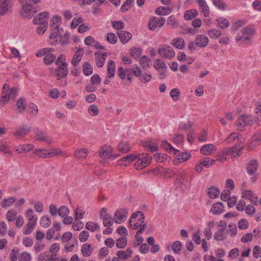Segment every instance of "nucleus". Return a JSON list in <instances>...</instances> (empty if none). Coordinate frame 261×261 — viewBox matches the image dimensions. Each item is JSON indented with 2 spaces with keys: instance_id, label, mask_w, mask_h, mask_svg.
Instances as JSON below:
<instances>
[{
  "instance_id": "obj_26",
  "label": "nucleus",
  "mask_w": 261,
  "mask_h": 261,
  "mask_svg": "<svg viewBox=\"0 0 261 261\" xmlns=\"http://www.w3.org/2000/svg\"><path fill=\"white\" fill-rule=\"evenodd\" d=\"M33 153L39 158H48V150L43 148H38L34 150Z\"/></svg>"
},
{
  "instance_id": "obj_21",
  "label": "nucleus",
  "mask_w": 261,
  "mask_h": 261,
  "mask_svg": "<svg viewBox=\"0 0 261 261\" xmlns=\"http://www.w3.org/2000/svg\"><path fill=\"white\" fill-rule=\"evenodd\" d=\"M117 34L120 41L122 43H126L128 42L132 38V34L126 31H121L118 32Z\"/></svg>"
},
{
  "instance_id": "obj_59",
  "label": "nucleus",
  "mask_w": 261,
  "mask_h": 261,
  "mask_svg": "<svg viewBox=\"0 0 261 261\" xmlns=\"http://www.w3.org/2000/svg\"><path fill=\"white\" fill-rule=\"evenodd\" d=\"M218 26L221 29L226 28L229 25V21L227 19L224 18H220L218 20Z\"/></svg>"
},
{
  "instance_id": "obj_30",
  "label": "nucleus",
  "mask_w": 261,
  "mask_h": 261,
  "mask_svg": "<svg viewBox=\"0 0 261 261\" xmlns=\"http://www.w3.org/2000/svg\"><path fill=\"white\" fill-rule=\"evenodd\" d=\"M236 139L242 142V140H243V138H242V136H241L239 133L234 132L231 133L228 137L225 139V142L229 144L232 143Z\"/></svg>"
},
{
  "instance_id": "obj_11",
  "label": "nucleus",
  "mask_w": 261,
  "mask_h": 261,
  "mask_svg": "<svg viewBox=\"0 0 261 261\" xmlns=\"http://www.w3.org/2000/svg\"><path fill=\"white\" fill-rule=\"evenodd\" d=\"M84 54V48L82 47L77 48V50L75 53L72 59L71 60V64L74 66H76L79 65L80 62L81 61L82 57L83 56Z\"/></svg>"
},
{
  "instance_id": "obj_28",
  "label": "nucleus",
  "mask_w": 261,
  "mask_h": 261,
  "mask_svg": "<svg viewBox=\"0 0 261 261\" xmlns=\"http://www.w3.org/2000/svg\"><path fill=\"white\" fill-rule=\"evenodd\" d=\"M31 128L28 127H20L14 133V136L17 138H23L30 132Z\"/></svg>"
},
{
  "instance_id": "obj_23",
  "label": "nucleus",
  "mask_w": 261,
  "mask_h": 261,
  "mask_svg": "<svg viewBox=\"0 0 261 261\" xmlns=\"http://www.w3.org/2000/svg\"><path fill=\"white\" fill-rule=\"evenodd\" d=\"M216 150V147L214 145L208 144L204 145L201 147L200 152L204 155H210Z\"/></svg>"
},
{
  "instance_id": "obj_45",
  "label": "nucleus",
  "mask_w": 261,
  "mask_h": 261,
  "mask_svg": "<svg viewBox=\"0 0 261 261\" xmlns=\"http://www.w3.org/2000/svg\"><path fill=\"white\" fill-rule=\"evenodd\" d=\"M143 146L147 149H148L149 151L153 152L158 150V146L156 144L151 141L145 142L143 143Z\"/></svg>"
},
{
  "instance_id": "obj_20",
  "label": "nucleus",
  "mask_w": 261,
  "mask_h": 261,
  "mask_svg": "<svg viewBox=\"0 0 261 261\" xmlns=\"http://www.w3.org/2000/svg\"><path fill=\"white\" fill-rule=\"evenodd\" d=\"M12 1L9 0H0V15L5 14L11 7Z\"/></svg>"
},
{
  "instance_id": "obj_64",
  "label": "nucleus",
  "mask_w": 261,
  "mask_h": 261,
  "mask_svg": "<svg viewBox=\"0 0 261 261\" xmlns=\"http://www.w3.org/2000/svg\"><path fill=\"white\" fill-rule=\"evenodd\" d=\"M31 255L29 253L24 252L18 256L19 261H30Z\"/></svg>"
},
{
  "instance_id": "obj_52",
  "label": "nucleus",
  "mask_w": 261,
  "mask_h": 261,
  "mask_svg": "<svg viewBox=\"0 0 261 261\" xmlns=\"http://www.w3.org/2000/svg\"><path fill=\"white\" fill-rule=\"evenodd\" d=\"M127 244V239L125 237H121L119 238L116 243V246L118 248H124Z\"/></svg>"
},
{
  "instance_id": "obj_2",
  "label": "nucleus",
  "mask_w": 261,
  "mask_h": 261,
  "mask_svg": "<svg viewBox=\"0 0 261 261\" xmlns=\"http://www.w3.org/2000/svg\"><path fill=\"white\" fill-rule=\"evenodd\" d=\"M255 33L254 29L250 27H246L241 30L236 36L237 41H241L247 43L251 42V38Z\"/></svg>"
},
{
  "instance_id": "obj_18",
  "label": "nucleus",
  "mask_w": 261,
  "mask_h": 261,
  "mask_svg": "<svg viewBox=\"0 0 261 261\" xmlns=\"http://www.w3.org/2000/svg\"><path fill=\"white\" fill-rule=\"evenodd\" d=\"M208 38L203 35H198L196 36L195 42L197 46L200 47L206 46L208 43Z\"/></svg>"
},
{
  "instance_id": "obj_22",
  "label": "nucleus",
  "mask_w": 261,
  "mask_h": 261,
  "mask_svg": "<svg viewBox=\"0 0 261 261\" xmlns=\"http://www.w3.org/2000/svg\"><path fill=\"white\" fill-rule=\"evenodd\" d=\"M34 146L32 144H21L16 147V151L19 154L27 152L33 149Z\"/></svg>"
},
{
  "instance_id": "obj_9",
  "label": "nucleus",
  "mask_w": 261,
  "mask_h": 261,
  "mask_svg": "<svg viewBox=\"0 0 261 261\" xmlns=\"http://www.w3.org/2000/svg\"><path fill=\"white\" fill-rule=\"evenodd\" d=\"M36 140L45 142L47 144H50L52 142L51 138L48 134L41 130H38L36 133Z\"/></svg>"
},
{
  "instance_id": "obj_4",
  "label": "nucleus",
  "mask_w": 261,
  "mask_h": 261,
  "mask_svg": "<svg viewBox=\"0 0 261 261\" xmlns=\"http://www.w3.org/2000/svg\"><path fill=\"white\" fill-rule=\"evenodd\" d=\"M166 19L164 17L152 16L150 18L148 27L151 31H154L157 28H161L165 24Z\"/></svg>"
},
{
  "instance_id": "obj_37",
  "label": "nucleus",
  "mask_w": 261,
  "mask_h": 261,
  "mask_svg": "<svg viewBox=\"0 0 261 261\" xmlns=\"http://www.w3.org/2000/svg\"><path fill=\"white\" fill-rule=\"evenodd\" d=\"M59 155L62 156L65 155V153L63 152L60 148H53L48 150V158H51Z\"/></svg>"
},
{
  "instance_id": "obj_32",
  "label": "nucleus",
  "mask_w": 261,
  "mask_h": 261,
  "mask_svg": "<svg viewBox=\"0 0 261 261\" xmlns=\"http://www.w3.org/2000/svg\"><path fill=\"white\" fill-rule=\"evenodd\" d=\"M102 151H100L99 153V156L101 158L105 159L110 158L112 156V148L110 146L109 147H103L102 148Z\"/></svg>"
},
{
  "instance_id": "obj_14",
  "label": "nucleus",
  "mask_w": 261,
  "mask_h": 261,
  "mask_svg": "<svg viewBox=\"0 0 261 261\" xmlns=\"http://www.w3.org/2000/svg\"><path fill=\"white\" fill-rule=\"evenodd\" d=\"M133 251L130 248H127L126 251L119 250L117 252V258L119 261L125 260L132 257Z\"/></svg>"
},
{
  "instance_id": "obj_47",
  "label": "nucleus",
  "mask_w": 261,
  "mask_h": 261,
  "mask_svg": "<svg viewBox=\"0 0 261 261\" xmlns=\"http://www.w3.org/2000/svg\"><path fill=\"white\" fill-rule=\"evenodd\" d=\"M83 72L85 75L88 76L93 72V68L88 62H85L83 66Z\"/></svg>"
},
{
  "instance_id": "obj_61",
  "label": "nucleus",
  "mask_w": 261,
  "mask_h": 261,
  "mask_svg": "<svg viewBox=\"0 0 261 261\" xmlns=\"http://www.w3.org/2000/svg\"><path fill=\"white\" fill-rule=\"evenodd\" d=\"M107 40L111 44H115L117 42L118 38L114 33H110L107 34Z\"/></svg>"
},
{
  "instance_id": "obj_10",
  "label": "nucleus",
  "mask_w": 261,
  "mask_h": 261,
  "mask_svg": "<svg viewBox=\"0 0 261 261\" xmlns=\"http://www.w3.org/2000/svg\"><path fill=\"white\" fill-rule=\"evenodd\" d=\"M258 167V162L256 160H251L247 164L246 170L249 175L255 174Z\"/></svg>"
},
{
  "instance_id": "obj_16",
  "label": "nucleus",
  "mask_w": 261,
  "mask_h": 261,
  "mask_svg": "<svg viewBox=\"0 0 261 261\" xmlns=\"http://www.w3.org/2000/svg\"><path fill=\"white\" fill-rule=\"evenodd\" d=\"M49 14L47 12H44L36 15L33 19L34 23H48L47 20L48 18Z\"/></svg>"
},
{
  "instance_id": "obj_48",
  "label": "nucleus",
  "mask_w": 261,
  "mask_h": 261,
  "mask_svg": "<svg viewBox=\"0 0 261 261\" xmlns=\"http://www.w3.org/2000/svg\"><path fill=\"white\" fill-rule=\"evenodd\" d=\"M40 224L42 227L47 228L50 225L51 220L48 217L45 215L41 217Z\"/></svg>"
},
{
  "instance_id": "obj_57",
  "label": "nucleus",
  "mask_w": 261,
  "mask_h": 261,
  "mask_svg": "<svg viewBox=\"0 0 261 261\" xmlns=\"http://www.w3.org/2000/svg\"><path fill=\"white\" fill-rule=\"evenodd\" d=\"M6 218L9 221H14L17 217V212L15 210H10L6 213Z\"/></svg>"
},
{
  "instance_id": "obj_39",
  "label": "nucleus",
  "mask_w": 261,
  "mask_h": 261,
  "mask_svg": "<svg viewBox=\"0 0 261 261\" xmlns=\"http://www.w3.org/2000/svg\"><path fill=\"white\" fill-rule=\"evenodd\" d=\"M118 148L120 152L125 153L128 152L130 150V147L127 142L121 141L119 143Z\"/></svg>"
},
{
  "instance_id": "obj_38",
  "label": "nucleus",
  "mask_w": 261,
  "mask_h": 261,
  "mask_svg": "<svg viewBox=\"0 0 261 261\" xmlns=\"http://www.w3.org/2000/svg\"><path fill=\"white\" fill-rule=\"evenodd\" d=\"M22 9L24 12L28 15H30L36 12V9L32 4L30 2L27 3L22 6Z\"/></svg>"
},
{
  "instance_id": "obj_13",
  "label": "nucleus",
  "mask_w": 261,
  "mask_h": 261,
  "mask_svg": "<svg viewBox=\"0 0 261 261\" xmlns=\"http://www.w3.org/2000/svg\"><path fill=\"white\" fill-rule=\"evenodd\" d=\"M196 2L198 4L200 12L204 17H208L210 15V11L205 0H196Z\"/></svg>"
},
{
  "instance_id": "obj_62",
  "label": "nucleus",
  "mask_w": 261,
  "mask_h": 261,
  "mask_svg": "<svg viewBox=\"0 0 261 261\" xmlns=\"http://www.w3.org/2000/svg\"><path fill=\"white\" fill-rule=\"evenodd\" d=\"M16 201V199L14 197H11L7 199L3 200L2 203V207H7L10 206L12 204Z\"/></svg>"
},
{
  "instance_id": "obj_29",
  "label": "nucleus",
  "mask_w": 261,
  "mask_h": 261,
  "mask_svg": "<svg viewBox=\"0 0 261 261\" xmlns=\"http://www.w3.org/2000/svg\"><path fill=\"white\" fill-rule=\"evenodd\" d=\"M244 148V146H236L230 148L229 153L232 158H238L241 153V150Z\"/></svg>"
},
{
  "instance_id": "obj_51",
  "label": "nucleus",
  "mask_w": 261,
  "mask_h": 261,
  "mask_svg": "<svg viewBox=\"0 0 261 261\" xmlns=\"http://www.w3.org/2000/svg\"><path fill=\"white\" fill-rule=\"evenodd\" d=\"M43 61L44 63L46 65H49L55 61L56 56L53 54H48L45 55Z\"/></svg>"
},
{
  "instance_id": "obj_5",
  "label": "nucleus",
  "mask_w": 261,
  "mask_h": 261,
  "mask_svg": "<svg viewBox=\"0 0 261 261\" xmlns=\"http://www.w3.org/2000/svg\"><path fill=\"white\" fill-rule=\"evenodd\" d=\"M133 74L143 84L150 82L152 77L149 72H142L141 67L138 66H136V70H133Z\"/></svg>"
},
{
  "instance_id": "obj_19",
  "label": "nucleus",
  "mask_w": 261,
  "mask_h": 261,
  "mask_svg": "<svg viewBox=\"0 0 261 261\" xmlns=\"http://www.w3.org/2000/svg\"><path fill=\"white\" fill-rule=\"evenodd\" d=\"M25 214L28 220V223L36 225L38 220V217L35 214L33 210L28 209L25 212Z\"/></svg>"
},
{
  "instance_id": "obj_56",
  "label": "nucleus",
  "mask_w": 261,
  "mask_h": 261,
  "mask_svg": "<svg viewBox=\"0 0 261 261\" xmlns=\"http://www.w3.org/2000/svg\"><path fill=\"white\" fill-rule=\"evenodd\" d=\"M224 230L218 229L215 233L214 238L217 241H222L225 239V235L224 233Z\"/></svg>"
},
{
  "instance_id": "obj_25",
  "label": "nucleus",
  "mask_w": 261,
  "mask_h": 261,
  "mask_svg": "<svg viewBox=\"0 0 261 261\" xmlns=\"http://www.w3.org/2000/svg\"><path fill=\"white\" fill-rule=\"evenodd\" d=\"M67 66V64L66 63L59 66L57 70V75L59 77V79L63 77L67 74L68 70Z\"/></svg>"
},
{
  "instance_id": "obj_34",
  "label": "nucleus",
  "mask_w": 261,
  "mask_h": 261,
  "mask_svg": "<svg viewBox=\"0 0 261 261\" xmlns=\"http://www.w3.org/2000/svg\"><path fill=\"white\" fill-rule=\"evenodd\" d=\"M145 220V216L144 214H141V217L139 218V219L137 220V222L133 223V221L132 220H129V224L130 227L134 229H136L138 228L140 226L143 225Z\"/></svg>"
},
{
  "instance_id": "obj_42",
  "label": "nucleus",
  "mask_w": 261,
  "mask_h": 261,
  "mask_svg": "<svg viewBox=\"0 0 261 261\" xmlns=\"http://www.w3.org/2000/svg\"><path fill=\"white\" fill-rule=\"evenodd\" d=\"M177 160H179L180 162H183L189 160L191 157V154L187 152H179L176 154Z\"/></svg>"
},
{
  "instance_id": "obj_15",
  "label": "nucleus",
  "mask_w": 261,
  "mask_h": 261,
  "mask_svg": "<svg viewBox=\"0 0 261 261\" xmlns=\"http://www.w3.org/2000/svg\"><path fill=\"white\" fill-rule=\"evenodd\" d=\"M126 212L124 210L117 211L114 216V222L119 224L121 223L126 220Z\"/></svg>"
},
{
  "instance_id": "obj_46",
  "label": "nucleus",
  "mask_w": 261,
  "mask_h": 261,
  "mask_svg": "<svg viewBox=\"0 0 261 261\" xmlns=\"http://www.w3.org/2000/svg\"><path fill=\"white\" fill-rule=\"evenodd\" d=\"M86 228L88 230L92 232H94L96 230H99L100 229V227L98 224L91 221L87 222V223L86 224Z\"/></svg>"
},
{
  "instance_id": "obj_49",
  "label": "nucleus",
  "mask_w": 261,
  "mask_h": 261,
  "mask_svg": "<svg viewBox=\"0 0 261 261\" xmlns=\"http://www.w3.org/2000/svg\"><path fill=\"white\" fill-rule=\"evenodd\" d=\"M150 63V60L146 56L142 57L140 60V64L144 69H147L149 67Z\"/></svg>"
},
{
  "instance_id": "obj_60",
  "label": "nucleus",
  "mask_w": 261,
  "mask_h": 261,
  "mask_svg": "<svg viewBox=\"0 0 261 261\" xmlns=\"http://www.w3.org/2000/svg\"><path fill=\"white\" fill-rule=\"evenodd\" d=\"M153 65L156 70L162 68H167V66L165 62L159 59H157L154 61Z\"/></svg>"
},
{
  "instance_id": "obj_50",
  "label": "nucleus",
  "mask_w": 261,
  "mask_h": 261,
  "mask_svg": "<svg viewBox=\"0 0 261 261\" xmlns=\"http://www.w3.org/2000/svg\"><path fill=\"white\" fill-rule=\"evenodd\" d=\"M213 4L221 10H225L226 8V4L223 0H213Z\"/></svg>"
},
{
  "instance_id": "obj_53",
  "label": "nucleus",
  "mask_w": 261,
  "mask_h": 261,
  "mask_svg": "<svg viewBox=\"0 0 261 261\" xmlns=\"http://www.w3.org/2000/svg\"><path fill=\"white\" fill-rule=\"evenodd\" d=\"M137 158V155L131 154L125 156L123 157L121 159L120 161L125 162V166H127L132 161H133Z\"/></svg>"
},
{
  "instance_id": "obj_8",
  "label": "nucleus",
  "mask_w": 261,
  "mask_h": 261,
  "mask_svg": "<svg viewBox=\"0 0 261 261\" xmlns=\"http://www.w3.org/2000/svg\"><path fill=\"white\" fill-rule=\"evenodd\" d=\"M159 54L165 58L171 59L174 57L175 52L172 47L168 46L159 50Z\"/></svg>"
},
{
  "instance_id": "obj_12",
  "label": "nucleus",
  "mask_w": 261,
  "mask_h": 261,
  "mask_svg": "<svg viewBox=\"0 0 261 261\" xmlns=\"http://www.w3.org/2000/svg\"><path fill=\"white\" fill-rule=\"evenodd\" d=\"M96 63L97 66L101 67L103 66L107 58V54L100 51H96L94 54Z\"/></svg>"
},
{
  "instance_id": "obj_6",
  "label": "nucleus",
  "mask_w": 261,
  "mask_h": 261,
  "mask_svg": "<svg viewBox=\"0 0 261 261\" xmlns=\"http://www.w3.org/2000/svg\"><path fill=\"white\" fill-rule=\"evenodd\" d=\"M100 218L102 219V224L106 227H110L113 224L114 222L112 216L107 213L105 207L102 208L100 213Z\"/></svg>"
},
{
  "instance_id": "obj_58",
  "label": "nucleus",
  "mask_w": 261,
  "mask_h": 261,
  "mask_svg": "<svg viewBox=\"0 0 261 261\" xmlns=\"http://www.w3.org/2000/svg\"><path fill=\"white\" fill-rule=\"evenodd\" d=\"M208 35L212 39L217 38L221 35V32L220 30L217 29H212L208 32Z\"/></svg>"
},
{
  "instance_id": "obj_27",
  "label": "nucleus",
  "mask_w": 261,
  "mask_h": 261,
  "mask_svg": "<svg viewBox=\"0 0 261 261\" xmlns=\"http://www.w3.org/2000/svg\"><path fill=\"white\" fill-rule=\"evenodd\" d=\"M224 205L221 202L214 203L211 208V212L215 215H219L224 211Z\"/></svg>"
},
{
  "instance_id": "obj_35",
  "label": "nucleus",
  "mask_w": 261,
  "mask_h": 261,
  "mask_svg": "<svg viewBox=\"0 0 261 261\" xmlns=\"http://www.w3.org/2000/svg\"><path fill=\"white\" fill-rule=\"evenodd\" d=\"M107 72L109 78L113 77L115 74V64L113 60H110L108 64Z\"/></svg>"
},
{
  "instance_id": "obj_43",
  "label": "nucleus",
  "mask_w": 261,
  "mask_h": 261,
  "mask_svg": "<svg viewBox=\"0 0 261 261\" xmlns=\"http://www.w3.org/2000/svg\"><path fill=\"white\" fill-rule=\"evenodd\" d=\"M172 44L177 48L181 49L183 48L185 46V41L181 38H175L173 40Z\"/></svg>"
},
{
  "instance_id": "obj_33",
  "label": "nucleus",
  "mask_w": 261,
  "mask_h": 261,
  "mask_svg": "<svg viewBox=\"0 0 261 261\" xmlns=\"http://www.w3.org/2000/svg\"><path fill=\"white\" fill-rule=\"evenodd\" d=\"M171 11L172 9L170 7H159L156 9L155 13L159 15H167Z\"/></svg>"
},
{
  "instance_id": "obj_41",
  "label": "nucleus",
  "mask_w": 261,
  "mask_h": 261,
  "mask_svg": "<svg viewBox=\"0 0 261 261\" xmlns=\"http://www.w3.org/2000/svg\"><path fill=\"white\" fill-rule=\"evenodd\" d=\"M162 146L169 152H173L174 154L179 152V150L174 148L167 141H163Z\"/></svg>"
},
{
  "instance_id": "obj_17",
  "label": "nucleus",
  "mask_w": 261,
  "mask_h": 261,
  "mask_svg": "<svg viewBox=\"0 0 261 261\" xmlns=\"http://www.w3.org/2000/svg\"><path fill=\"white\" fill-rule=\"evenodd\" d=\"M61 23V18L58 16L53 17L50 20V27L51 28V32L60 31L61 29H59V27Z\"/></svg>"
},
{
  "instance_id": "obj_36",
  "label": "nucleus",
  "mask_w": 261,
  "mask_h": 261,
  "mask_svg": "<svg viewBox=\"0 0 261 261\" xmlns=\"http://www.w3.org/2000/svg\"><path fill=\"white\" fill-rule=\"evenodd\" d=\"M89 153V151L86 148H82L76 150L74 153V156L77 159H85Z\"/></svg>"
},
{
  "instance_id": "obj_44",
  "label": "nucleus",
  "mask_w": 261,
  "mask_h": 261,
  "mask_svg": "<svg viewBox=\"0 0 261 261\" xmlns=\"http://www.w3.org/2000/svg\"><path fill=\"white\" fill-rule=\"evenodd\" d=\"M219 194L220 191L217 187H211L208 189V195L212 199L216 198L218 196Z\"/></svg>"
},
{
  "instance_id": "obj_55",
  "label": "nucleus",
  "mask_w": 261,
  "mask_h": 261,
  "mask_svg": "<svg viewBox=\"0 0 261 261\" xmlns=\"http://www.w3.org/2000/svg\"><path fill=\"white\" fill-rule=\"evenodd\" d=\"M85 43L88 46H96L99 44V42L96 41L92 37L89 36L85 39Z\"/></svg>"
},
{
  "instance_id": "obj_63",
  "label": "nucleus",
  "mask_w": 261,
  "mask_h": 261,
  "mask_svg": "<svg viewBox=\"0 0 261 261\" xmlns=\"http://www.w3.org/2000/svg\"><path fill=\"white\" fill-rule=\"evenodd\" d=\"M112 25L117 30H121L124 27V24L121 20L112 21Z\"/></svg>"
},
{
  "instance_id": "obj_7",
  "label": "nucleus",
  "mask_w": 261,
  "mask_h": 261,
  "mask_svg": "<svg viewBox=\"0 0 261 261\" xmlns=\"http://www.w3.org/2000/svg\"><path fill=\"white\" fill-rule=\"evenodd\" d=\"M242 197L245 199H248L250 203L257 205L258 204V198L251 190H245L242 193Z\"/></svg>"
},
{
  "instance_id": "obj_31",
  "label": "nucleus",
  "mask_w": 261,
  "mask_h": 261,
  "mask_svg": "<svg viewBox=\"0 0 261 261\" xmlns=\"http://www.w3.org/2000/svg\"><path fill=\"white\" fill-rule=\"evenodd\" d=\"M93 248H91L90 244H84L81 248V251L84 256L88 257L91 255L93 252Z\"/></svg>"
},
{
  "instance_id": "obj_3",
  "label": "nucleus",
  "mask_w": 261,
  "mask_h": 261,
  "mask_svg": "<svg viewBox=\"0 0 261 261\" xmlns=\"http://www.w3.org/2000/svg\"><path fill=\"white\" fill-rule=\"evenodd\" d=\"M255 121L251 116L247 115H243L237 120L236 123L237 129L239 130H242L243 127L251 125Z\"/></svg>"
},
{
  "instance_id": "obj_24",
  "label": "nucleus",
  "mask_w": 261,
  "mask_h": 261,
  "mask_svg": "<svg viewBox=\"0 0 261 261\" xmlns=\"http://www.w3.org/2000/svg\"><path fill=\"white\" fill-rule=\"evenodd\" d=\"M10 87L6 84L3 86L2 92V99L4 102L8 101L10 99Z\"/></svg>"
},
{
  "instance_id": "obj_1",
  "label": "nucleus",
  "mask_w": 261,
  "mask_h": 261,
  "mask_svg": "<svg viewBox=\"0 0 261 261\" xmlns=\"http://www.w3.org/2000/svg\"><path fill=\"white\" fill-rule=\"evenodd\" d=\"M49 38L52 44L57 43L66 44L69 41V34L64 33L63 29H61L60 31L51 32L49 36Z\"/></svg>"
},
{
  "instance_id": "obj_40",
  "label": "nucleus",
  "mask_w": 261,
  "mask_h": 261,
  "mask_svg": "<svg viewBox=\"0 0 261 261\" xmlns=\"http://www.w3.org/2000/svg\"><path fill=\"white\" fill-rule=\"evenodd\" d=\"M198 14V12L197 10L195 9H192L191 10L187 11L184 15V17L186 20H191L195 17H196Z\"/></svg>"
},
{
  "instance_id": "obj_54",
  "label": "nucleus",
  "mask_w": 261,
  "mask_h": 261,
  "mask_svg": "<svg viewBox=\"0 0 261 261\" xmlns=\"http://www.w3.org/2000/svg\"><path fill=\"white\" fill-rule=\"evenodd\" d=\"M69 209L65 205H62L58 209V215L61 217L66 216L69 213Z\"/></svg>"
}]
</instances>
